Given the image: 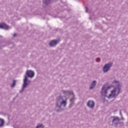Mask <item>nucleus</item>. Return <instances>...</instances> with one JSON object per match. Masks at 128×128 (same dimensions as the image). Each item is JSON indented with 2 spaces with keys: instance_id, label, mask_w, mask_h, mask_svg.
<instances>
[{
  "instance_id": "obj_3",
  "label": "nucleus",
  "mask_w": 128,
  "mask_h": 128,
  "mask_svg": "<svg viewBox=\"0 0 128 128\" xmlns=\"http://www.w3.org/2000/svg\"><path fill=\"white\" fill-rule=\"evenodd\" d=\"M68 104V98L66 96H59L56 98L55 110L56 112L64 110V108Z\"/></svg>"
},
{
  "instance_id": "obj_14",
  "label": "nucleus",
  "mask_w": 128,
  "mask_h": 128,
  "mask_svg": "<svg viewBox=\"0 0 128 128\" xmlns=\"http://www.w3.org/2000/svg\"><path fill=\"white\" fill-rule=\"evenodd\" d=\"M36 128H44V125L42 124H38Z\"/></svg>"
},
{
  "instance_id": "obj_15",
  "label": "nucleus",
  "mask_w": 128,
  "mask_h": 128,
  "mask_svg": "<svg viewBox=\"0 0 128 128\" xmlns=\"http://www.w3.org/2000/svg\"><path fill=\"white\" fill-rule=\"evenodd\" d=\"M16 80H14V81H13V83L12 84V88H14V86H16Z\"/></svg>"
},
{
  "instance_id": "obj_17",
  "label": "nucleus",
  "mask_w": 128,
  "mask_h": 128,
  "mask_svg": "<svg viewBox=\"0 0 128 128\" xmlns=\"http://www.w3.org/2000/svg\"><path fill=\"white\" fill-rule=\"evenodd\" d=\"M120 120H124V116H121Z\"/></svg>"
},
{
  "instance_id": "obj_10",
  "label": "nucleus",
  "mask_w": 128,
  "mask_h": 128,
  "mask_svg": "<svg viewBox=\"0 0 128 128\" xmlns=\"http://www.w3.org/2000/svg\"><path fill=\"white\" fill-rule=\"evenodd\" d=\"M96 80H94L90 87V90H92V88H96Z\"/></svg>"
},
{
  "instance_id": "obj_11",
  "label": "nucleus",
  "mask_w": 128,
  "mask_h": 128,
  "mask_svg": "<svg viewBox=\"0 0 128 128\" xmlns=\"http://www.w3.org/2000/svg\"><path fill=\"white\" fill-rule=\"evenodd\" d=\"M72 97V98L71 99H70V106H72L74 104V95L73 94Z\"/></svg>"
},
{
  "instance_id": "obj_7",
  "label": "nucleus",
  "mask_w": 128,
  "mask_h": 128,
  "mask_svg": "<svg viewBox=\"0 0 128 128\" xmlns=\"http://www.w3.org/2000/svg\"><path fill=\"white\" fill-rule=\"evenodd\" d=\"M58 44V40H51L50 43L49 45L50 46H52V48H54V46H56V44Z\"/></svg>"
},
{
  "instance_id": "obj_12",
  "label": "nucleus",
  "mask_w": 128,
  "mask_h": 128,
  "mask_svg": "<svg viewBox=\"0 0 128 128\" xmlns=\"http://www.w3.org/2000/svg\"><path fill=\"white\" fill-rule=\"evenodd\" d=\"M4 124V119L0 118V128H2V126H3Z\"/></svg>"
},
{
  "instance_id": "obj_16",
  "label": "nucleus",
  "mask_w": 128,
  "mask_h": 128,
  "mask_svg": "<svg viewBox=\"0 0 128 128\" xmlns=\"http://www.w3.org/2000/svg\"><path fill=\"white\" fill-rule=\"evenodd\" d=\"M96 61L97 62H100V58H97L96 59Z\"/></svg>"
},
{
  "instance_id": "obj_18",
  "label": "nucleus",
  "mask_w": 128,
  "mask_h": 128,
  "mask_svg": "<svg viewBox=\"0 0 128 128\" xmlns=\"http://www.w3.org/2000/svg\"><path fill=\"white\" fill-rule=\"evenodd\" d=\"M88 8L87 7L86 8V12H88Z\"/></svg>"
},
{
  "instance_id": "obj_13",
  "label": "nucleus",
  "mask_w": 128,
  "mask_h": 128,
  "mask_svg": "<svg viewBox=\"0 0 128 128\" xmlns=\"http://www.w3.org/2000/svg\"><path fill=\"white\" fill-rule=\"evenodd\" d=\"M43 2L46 5L50 2V0H43Z\"/></svg>"
},
{
  "instance_id": "obj_6",
  "label": "nucleus",
  "mask_w": 128,
  "mask_h": 128,
  "mask_svg": "<svg viewBox=\"0 0 128 128\" xmlns=\"http://www.w3.org/2000/svg\"><path fill=\"white\" fill-rule=\"evenodd\" d=\"M94 101L92 100H89L87 102L86 106L89 108H94Z\"/></svg>"
},
{
  "instance_id": "obj_19",
  "label": "nucleus",
  "mask_w": 128,
  "mask_h": 128,
  "mask_svg": "<svg viewBox=\"0 0 128 128\" xmlns=\"http://www.w3.org/2000/svg\"><path fill=\"white\" fill-rule=\"evenodd\" d=\"M120 115L122 116V111H120Z\"/></svg>"
},
{
  "instance_id": "obj_20",
  "label": "nucleus",
  "mask_w": 128,
  "mask_h": 128,
  "mask_svg": "<svg viewBox=\"0 0 128 128\" xmlns=\"http://www.w3.org/2000/svg\"><path fill=\"white\" fill-rule=\"evenodd\" d=\"M13 36H16V34H14V35H13Z\"/></svg>"
},
{
  "instance_id": "obj_8",
  "label": "nucleus",
  "mask_w": 128,
  "mask_h": 128,
  "mask_svg": "<svg viewBox=\"0 0 128 128\" xmlns=\"http://www.w3.org/2000/svg\"><path fill=\"white\" fill-rule=\"evenodd\" d=\"M62 92L65 94V96H74V92H72V91H70L68 90H63Z\"/></svg>"
},
{
  "instance_id": "obj_1",
  "label": "nucleus",
  "mask_w": 128,
  "mask_h": 128,
  "mask_svg": "<svg viewBox=\"0 0 128 128\" xmlns=\"http://www.w3.org/2000/svg\"><path fill=\"white\" fill-rule=\"evenodd\" d=\"M112 84L116 86V88H114L113 90H111V93L108 96V90H110L112 86H108L106 85L103 86L101 91L102 94H104L106 96H108V98H116V96H118L120 92V90L122 89L120 82L117 80H114L112 82Z\"/></svg>"
},
{
  "instance_id": "obj_2",
  "label": "nucleus",
  "mask_w": 128,
  "mask_h": 128,
  "mask_svg": "<svg viewBox=\"0 0 128 128\" xmlns=\"http://www.w3.org/2000/svg\"><path fill=\"white\" fill-rule=\"evenodd\" d=\"M34 72L32 70H28L26 72V74L24 76L22 88V90L20 91V94H22V92L24 90V89L26 88L30 84V82H32V80H28V78H34Z\"/></svg>"
},
{
  "instance_id": "obj_5",
  "label": "nucleus",
  "mask_w": 128,
  "mask_h": 128,
  "mask_svg": "<svg viewBox=\"0 0 128 128\" xmlns=\"http://www.w3.org/2000/svg\"><path fill=\"white\" fill-rule=\"evenodd\" d=\"M112 66V62H109L104 64L103 67L102 71L104 72H108L110 70V68Z\"/></svg>"
},
{
  "instance_id": "obj_4",
  "label": "nucleus",
  "mask_w": 128,
  "mask_h": 128,
  "mask_svg": "<svg viewBox=\"0 0 128 128\" xmlns=\"http://www.w3.org/2000/svg\"><path fill=\"white\" fill-rule=\"evenodd\" d=\"M112 124L115 127L118 126V124H124L122 122V123L120 122V118H118V116H114L112 117Z\"/></svg>"
},
{
  "instance_id": "obj_9",
  "label": "nucleus",
  "mask_w": 128,
  "mask_h": 128,
  "mask_svg": "<svg viewBox=\"0 0 128 128\" xmlns=\"http://www.w3.org/2000/svg\"><path fill=\"white\" fill-rule=\"evenodd\" d=\"M0 28H3L4 30H8L10 27L6 24L2 23L0 24Z\"/></svg>"
}]
</instances>
